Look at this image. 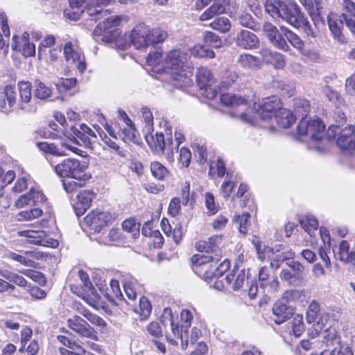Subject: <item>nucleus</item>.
<instances>
[{"mask_svg": "<svg viewBox=\"0 0 355 355\" xmlns=\"http://www.w3.org/2000/svg\"><path fill=\"white\" fill-rule=\"evenodd\" d=\"M339 133L337 139V145L342 149L354 150L355 149V127L349 125L340 130L338 125H331L326 132L328 140L334 139Z\"/></svg>", "mask_w": 355, "mask_h": 355, "instance_id": "nucleus-8", "label": "nucleus"}, {"mask_svg": "<svg viewBox=\"0 0 355 355\" xmlns=\"http://www.w3.org/2000/svg\"><path fill=\"white\" fill-rule=\"evenodd\" d=\"M147 63L155 73H168L176 87L183 89L193 84L191 78L193 73L192 63L184 51L173 49L168 51L164 56L157 51L149 53Z\"/></svg>", "mask_w": 355, "mask_h": 355, "instance_id": "nucleus-1", "label": "nucleus"}, {"mask_svg": "<svg viewBox=\"0 0 355 355\" xmlns=\"http://www.w3.org/2000/svg\"><path fill=\"white\" fill-rule=\"evenodd\" d=\"M68 327L80 336L97 340V332L88 322L78 315H74L67 320Z\"/></svg>", "mask_w": 355, "mask_h": 355, "instance_id": "nucleus-18", "label": "nucleus"}, {"mask_svg": "<svg viewBox=\"0 0 355 355\" xmlns=\"http://www.w3.org/2000/svg\"><path fill=\"white\" fill-rule=\"evenodd\" d=\"M94 196V193L90 191H83L78 194L77 201L73 206L77 216H82L89 207Z\"/></svg>", "mask_w": 355, "mask_h": 355, "instance_id": "nucleus-29", "label": "nucleus"}, {"mask_svg": "<svg viewBox=\"0 0 355 355\" xmlns=\"http://www.w3.org/2000/svg\"><path fill=\"white\" fill-rule=\"evenodd\" d=\"M250 215L248 213H243L241 215L235 216L234 221L239 225V232L243 234H246L250 226L249 218Z\"/></svg>", "mask_w": 355, "mask_h": 355, "instance_id": "nucleus-59", "label": "nucleus"}, {"mask_svg": "<svg viewBox=\"0 0 355 355\" xmlns=\"http://www.w3.org/2000/svg\"><path fill=\"white\" fill-rule=\"evenodd\" d=\"M297 116L288 110L281 107L275 114L273 120L279 128H288L295 121Z\"/></svg>", "mask_w": 355, "mask_h": 355, "instance_id": "nucleus-31", "label": "nucleus"}, {"mask_svg": "<svg viewBox=\"0 0 355 355\" xmlns=\"http://www.w3.org/2000/svg\"><path fill=\"white\" fill-rule=\"evenodd\" d=\"M119 155L116 153H107L103 157V160L105 161V167L110 168V171L115 172L118 169V166L119 164Z\"/></svg>", "mask_w": 355, "mask_h": 355, "instance_id": "nucleus-53", "label": "nucleus"}, {"mask_svg": "<svg viewBox=\"0 0 355 355\" xmlns=\"http://www.w3.org/2000/svg\"><path fill=\"white\" fill-rule=\"evenodd\" d=\"M58 340L64 345L59 348L62 355H84L85 349L80 345L70 340L64 336H58Z\"/></svg>", "mask_w": 355, "mask_h": 355, "instance_id": "nucleus-27", "label": "nucleus"}, {"mask_svg": "<svg viewBox=\"0 0 355 355\" xmlns=\"http://www.w3.org/2000/svg\"><path fill=\"white\" fill-rule=\"evenodd\" d=\"M302 227L306 232L310 236H311V232L315 231L318 227V222L315 217L311 214H307L306 216L300 220Z\"/></svg>", "mask_w": 355, "mask_h": 355, "instance_id": "nucleus-50", "label": "nucleus"}, {"mask_svg": "<svg viewBox=\"0 0 355 355\" xmlns=\"http://www.w3.org/2000/svg\"><path fill=\"white\" fill-rule=\"evenodd\" d=\"M279 277L282 280L286 281L289 285L297 286L298 285L302 278L295 275L289 269H282L280 272Z\"/></svg>", "mask_w": 355, "mask_h": 355, "instance_id": "nucleus-52", "label": "nucleus"}, {"mask_svg": "<svg viewBox=\"0 0 355 355\" xmlns=\"http://www.w3.org/2000/svg\"><path fill=\"white\" fill-rule=\"evenodd\" d=\"M215 260L218 257L212 255L194 254L191 257L193 271L205 280L214 277Z\"/></svg>", "mask_w": 355, "mask_h": 355, "instance_id": "nucleus-9", "label": "nucleus"}, {"mask_svg": "<svg viewBox=\"0 0 355 355\" xmlns=\"http://www.w3.org/2000/svg\"><path fill=\"white\" fill-rule=\"evenodd\" d=\"M86 180H76L73 178H70L68 180H64V189L67 193L73 192L78 188L83 187Z\"/></svg>", "mask_w": 355, "mask_h": 355, "instance_id": "nucleus-61", "label": "nucleus"}, {"mask_svg": "<svg viewBox=\"0 0 355 355\" xmlns=\"http://www.w3.org/2000/svg\"><path fill=\"white\" fill-rule=\"evenodd\" d=\"M138 285L135 279L126 281L123 284L125 293L128 298L132 301L135 300L137 295Z\"/></svg>", "mask_w": 355, "mask_h": 355, "instance_id": "nucleus-56", "label": "nucleus"}, {"mask_svg": "<svg viewBox=\"0 0 355 355\" xmlns=\"http://www.w3.org/2000/svg\"><path fill=\"white\" fill-rule=\"evenodd\" d=\"M12 48L20 51L24 56L31 57L35 54V46L29 41V34L24 33L21 37L13 35Z\"/></svg>", "mask_w": 355, "mask_h": 355, "instance_id": "nucleus-22", "label": "nucleus"}, {"mask_svg": "<svg viewBox=\"0 0 355 355\" xmlns=\"http://www.w3.org/2000/svg\"><path fill=\"white\" fill-rule=\"evenodd\" d=\"M196 76L201 95L210 100L214 99L218 92V85L211 71L205 67H199Z\"/></svg>", "mask_w": 355, "mask_h": 355, "instance_id": "nucleus-7", "label": "nucleus"}, {"mask_svg": "<svg viewBox=\"0 0 355 355\" xmlns=\"http://www.w3.org/2000/svg\"><path fill=\"white\" fill-rule=\"evenodd\" d=\"M88 164L85 161L73 158H67L54 166V171L62 178H73L76 180H88L86 174Z\"/></svg>", "mask_w": 355, "mask_h": 355, "instance_id": "nucleus-5", "label": "nucleus"}, {"mask_svg": "<svg viewBox=\"0 0 355 355\" xmlns=\"http://www.w3.org/2000/svg\"><path fill=\"white\" fill-rule=\"evenodd\" d=\"M150 29L144 25L137 26L129 35L126 34L128 46L132 44L137 49L144 50L151 45Z\"/></svg>", "mask_w": 355, "mask_h": 355, "instance_id": "nucleus-13", "label": "nucleus"}, {"mask_svg": "<svg viewBox=\"0 0 355 355\" xmlns=\"http://www.w3.org/2000/svg\"><path fill=\"white\" fill-rule=\"evenodd\" d=\"M332 315L331 311H322L319 303L313 300L308 306L306 319L308 323L317 324L320 328H322L327 324Z\"/></svg>", "mask_w": 355, "mask_h": 355, "instance_id": "nucleus-15", "label": "nucleus"}, {"mask_svg": "<svg viewBox=\"0 0 355 355\" xmlns=\"http://www.w3.org/2000/svg\"><path fill=\"white\" fill-rule=\"evenodd\" d=\"M152 306L150 301L146 297H141L138 306L134 309V311L139 315V320H146L150 314Z\"/></svg>", "mask_w": 355, "mask_h": 355, "instance_id": "nucleus-42", "label": "nucleus"}, {"mask_svg": "<svg viewBox=\"0 0 355 355\" xmlns=\"http://www.w3.org/2000/svg\"><path fill=\"white\" fill-rule=\"evenodd\" d=\"M163 322H166V320L169 322L170 330L166 333V338L167 341L172 345L176 346L179 339L181 340V346L183 349H185L188 345V340H183L181 331L179 329L178 325L173 321L172 310L169 308L164 309L162 314Z\"/></svg>", "mask_w": 355, "mask_h": 355, "instance_id": "nucleus-14", "label": "nucleus"}, {"mask_svg": "<svg viewBox=\"0 0 355 355\" xmlns=\"http://www.w3.org/2000/svg\"><path fill=\"white\" fill-rule=\"evenodd\" d=\"M221 242V236H214L210 237L208 241H199L196 243V248L199 252L213 254L214 257H218L219 256L218 246Z\"/></svg>", "mask_w": 355, "mask_h": 355, "instance_id": "nucleus-26", "label": "nucleus"}, {"mask_svg": "<svg viewBox=\"0 0 355 355\" xmlns=\"http://www.w3.org/2000/svg\"><path fill=\"white\" fill-rule=\"evenodd\" d=\"M150 171L155 178L164 180L169 176V171L160 162H153L150 164Z\"/></svg>", "mask_w": 355, "mask_h": 355, "instance_id": "nucleus-46", "label": "nucleus"}, {"mask_svg": "<svg viewBox=\"0 0 355 355\" xmlns=\"http://www.w3.org/2000/svg\"><path fill=\"white\" fill-rule=\"evenodd\" d=\"M70 135L73 141L78 145H84L85 147H92V144L96 138L95 132L85 124H80L78 127L71 125Z\"/></svg>", "mask_w": 355, "mask_h": 355, "instance_id": "nucleus-17", "label": "nucleus"}, {"mask_svg": "<svg viewBox=\"0 0 355 355\" xmlns=\"http://www.w3.org/2000/svg\"><path fill=\"white\" fill-rule=\"evenodd\" d=\"M17 101V92L12 85H6L0 90V110H8L15 105Z\"/></svg>", "mask_w": 355, "mask_h": 355, "instance_id": "nucleus-28", "label": "nucleus"}, {"mask_svg": "<svg viewBox=\"0 0 355 355\" xmlns=\"http://www.w3.org/2000/svg\"><path fill=\"white\" fill-rule=\"evenodd\" d=\"M280 28L286 34V40L288 41L294 48L298 51H302L304 49V43L296 33L284 26H280Z\"/></svg>", "mask_w": 355, "mask_h": 355, "instance_id": "nucleus-41", "label": "nucleus"}, {"mask_svg": "<svg viewBox=\"0 0 355 355\" xmlns=\"http://www.w3.org/2000/svg\"><path fill=\"white\" fill-rule=\"evenodd\" d=\"M252 243L256 248L258 258L261 261L265 260L267 257L270 258V255L284 250V248L282 245L276 246L275 248L262 246L261 241L257 237L253 239Z\"/></svg>", "mask_w": 355, "mask_h": 355, "instance_id": "nucleus-34", "label": "nucleus"}, {"mask_svg": "<svg viewBox=\"0 0 355 355\" xmlns=\"http://www.w3.org/2000/svg\"><path fill=\"white\" fill-rule=\"evenodd\" d=\"M46 200V197L38 187H32L28 193L20 196L15 201V205L18 209L26 206H40Z\"/></svg>", "mask_w": 355, "mask_h": 355, "instance_id": "nucleus-19", "label": "nucleus"}, {"mask_svg": "<svg viewBox=\"0 0 355 355\" xmlns=\"http://www.w3.org/2000/svg\"><path fill=\"white\" fill-rule=\"evenodd\" d=\"M151 133H145V138L150 147L156 151H162L165 153L168 158L173 155V141L171 133L166 137L161 133L156 132L155 135Z\"/></svg>", "mask_w": 355, "mask_h": 355, "instance_id": "nucleus-10", "label": "nucleus"}, {"mask_svg": "<svg viewBox=\"0 0 355 355\" xmlns=\"http://www.w3.org/2000/svg\"><path fill=\"white\" fill-rule=\"evenodd\" d=\"M193 153L195 158L199 164H202L206 162L207 155V149L204 146L195 145L193 146Z\"/></svg>", "mask_w": 355, "mask_h": 355, "instance_id": "nucleus-64", "label": "nucleus"}, {"mask_svg": "<svg viewBox=\"0 0 355 355\" xmlns=\"http://www.w3.org/2000/svg\"><path fill=\"white\" fill-rule=\"evenodd\" d=\"M42 255L35 252H25L24 255L10 252L8 257L25 266H33L34 261L33 258L39 259Z\"/></svg>", "mask_w": 355, "mask_h": 355, "instance_id": "nucleus-36", "label": "nucleus"}, {"mask_svg": "<svg viewBox=\"0 0 355 355\" xmlns=\"http://www.w3.org/2000/svg\"><path fill=\"white\" fill-rule=\"evenodd\" d=\"M225 279L226 281V283L228 285L232 286V288L234 291L239 290L243 287L245 283V272L243 270L240 271L236 277L234 274L229 273L226 275Z\"/></svg>", "mask_w": 355, "mask_h": 355, "instance_id": "nucleus-44", "label": "nucleus"}, {"mask_svg": "<svg viewBox=\"0 0 355 355\" xmlns=\"http://www.w3.org/2000/svg\"><path fill=\"white\" fill-rule=\"evenodd\" d=\"M274 321L280 324L289 319L293 315V309L282 302H276L272 308Z\"/></svg>", "mask_w": 355, "mask_h": 355, "instance_id": "nucleus-32", "label": "nucleus"}, {"mask_svg": "<svg viewBox=\"0 0 355 355\" xmlns=\"http://www.w3.org/2000/svg\"><path fill=\"white\" fill-rule=\"evenodd\" d=\"M43 214V211L40 207H35L30 210L21 211L17 215L18 221L31 220L37 218Z\"/></svg>", "mask_w": 355, "mask_h": 355, "instance_id": "nucleus-49", "label": "nucleus"}, {"mask_svg": "<svg viewBox=\"0 0 355 355\" xmlns=\"http://www.w3.org/2000/svg\"><path fill=\"white\" fill-rule=\"evenodd\" d=\"M266 11L277 21H285L296 28H302L307 37H315L316 33L295 3L282 0H267Z\"/></svg>", "mask_w": 355, "mask_h": 355, "instance_id": "nucleus-2", "label": "nucleus"}, {"mask_svg": "<svg viewBox=\"0 0 355 355\" xmlns=\"http://www.w3.org/2000/svg\"><path fill=\"white\" fill-rule=\"evenodd\" d=\"M78 277L81 282L79 288L83 291H90L93 286L88 274L83 270H80L78 272Z\"/></svg>", "mask_w": 355, "mask_h": 355, "instance_id": "nucleus-63", "label": "nucleus"}, {"mask_svg": "<svg viewBox=\"0 0 355 355\" xmlns=\"http://www.w3.org/2000/svg\"><path fill=\"white\" fill-rule=\"evenodd\" d=\"M237 62L244 69H255L259 65V60L250 54L243 53L239 55Z\"/></svg>", "mask_w": 355, "mask_h": 355, "instance_id": "nucleus-43", "label": "nucleus"}, {"mask_svg": "<svg viewBox=\"0 0 355 355\" xmlns=\"http://www.w3.org/2000/svg\"><path fill=\"white\" fill-rule=\"evenodd\" d=\"M141 119L144 123V132L151 133L153 132V116L152 112L146 107L141 108Z\"/></svg>", "mask_w": 355, "mask_h": 355, "instance_id": "nucleus-45", "label": "nucleus"}, {"mask_svg": "<svg viewBox=\"0 0 355 355\" xmlns=\"http://www.w3.org/2000/svg\"><path fill=\"white\" fill-rule=\"evenodd\" d=\"M190 52L191 55L198 58H213L215 57V53L212 50H210L207 46L201 44H196L191 47Z\"/></svg>", "mask_w": 355, "mask_h": 355, "instance_id": "nucleus-51", "label": "nucleus"}, {"mask_svg": "<svg viewBox=\"0 0 355 355\" xmlns=\"http://www.w3.org/2000/svg\"><path fill=\"white\" fill-rule=\"evenodd\" d=\"M35 87V96L39 99L46 100L52 95V89L41 81H36Z\"/></svg>", "mask_w": 355, "mask_h": 355, "instance_id": "nucleus-48", "label": "nucleus"}, {"mask_svg": "<svg viewBox=\"0 0 355 355\" xmlns=\"http://www.w3.org/2000/svg\"><path fill=\"white\" fill-rule=\"evenodd\" d=\"M64 55L67 61L72 60L76 68L80 72L87 69V64L83 53L74 48L71 42H67L64 46Z\"/></svg>", "mask_w": 355, "mask_h": 355, "instance_id": "nucleus-21", "label": "nucleus"}, {"mask_svg": "<svg viewBox=\"0 0 355 355\" xmlns=\"http://www.w3.org/2000/svg\"><path fill=\"white\" fill-rule=\"evenodd\" d=\"M122 227L124 231L132 234V238H137L139 232V224L132 218L126 219L123 222Z\"/></svg>", "mask_w": 355, "mask_h": 355, "instance_id": "nucleus-54", "label": "nucleus"}, {"mask_svg": "<svg viewBox=\"0 0 355 355\" xmlns=\"http://www.w3.org/2000/svg\"><path fill=\"white\" fill-rule=\"evenodd\" d=\"M293 334L296 337H300L304 331V324L303 322V316L301 314H296L292 320L291 324Z\"/></svg>", "mask_w": 355, "mask_h": 355, "instance_id": "nucleus-58", "label": "nucleus"}, {"mask_svg": "<svg viewBox=\"0 0 355 355\" xmlns=\"http://www.w3.org/2000/svg\"><path fill=\"white\" fill-rule=\"evenodd\" d=\"M304 6L315 7V10L310 11V16L315 24L321 20L320 12L322 9V0H299Z\"/></svg>", "mask_w": 355, "mask_h": 355, "instance_id": "nucleus-40", "label": "nucleus"}, {"mask_svg": "<svg viewBox=\"0 0 355 355\" xmlns=\"http://www.w3.org/2000/svg\"><path fill=\"white\" fill-rule=\"evenodd\" d=\"M327 21L331 35L338 43L343 44L347 42V39L342 32L344 21L352 33L355 35V19L349 18L346 13H342L340 15L331 13L328 15Z\"/></svg>", "mask_w": 355, "mask_h": 355, "instance_id": "nucleus-6", "label": "nucleus"}, {"mask_svg": "<svg viewBox=\"0 0 355 355\" xmlns=\"http://www.w3.org/2000/svg\"><path fill=\"white\" fill-rule=\"evenodd\" d=\"M114 0H91L87 6V12L91 17H94V19H99L103 16H106L108 10L105 7L114 4Z\"/></svg>", "mask_w": 355, "mask_h": 355, "instance_id": "nucleus-24", "label": "nucleus"}, {"mask_svg": "<svg viewBox=\"0 0 355 355\" xmlns=\"http://www.w3.org/2000/svg\"><path fill=\"white\" fill-rule=\"evenodd\" d=\"M304 297L302 291L300 290H288L284 293L282 300L285 302H295L300 301L301 297Z\"/></svg>", "mask_w": 355, "mask_h": 355, "instance_id": "nucleus-60", "label": "nucleus"}, {"mask_svg": "<svg viewBox=\"0 0 355 355\" xmlns=\"http://www.w3.org/2000/svg\"><path fill=\"white\" fill-rule=\"evenodd\" d=\"M70 288L73 293L84 300L89 306L92 307H97L99 296L94 287H92L91 292L81 291L77 285L71 284Z\"/></svg>", "mask_w": 355, "mask_h": 355, "instance_id": "nucleus-33", "label": "nucleus"}, {"mask_svg": "<svg viewBox=\"0 0 355 355\" xmlns=\"http://www.w3.org/2000/svg\"><path fill=\"white\" fill-rule=\"evenodd\" d=\"M227 3V0H214V3L200 15V20H209L217 15L224 13Z\"/></svg>", "mask_w": 355, "mask_h": 355, "instance_id": "nucleus-35", "label": "nucleus"}, {"mask_svg": "<svg viewBox=\"0 0 355 355\" xmlns=\"http://www.w3.org/2000/svg\"><path fill=\"white\" fill-rule=\"evenodd\" d=\"M119 116L126 125V127L123 129V132L125 135V139L128 141H132L135 137V132L136 131L132 121L123 110H119Z\"/></svg>", "mask_w": 355, "mask_h": 355, "instance_id": "nucleus-39", "label": "nucleus"}, {"mask_svg": "<svg viewBox=\"0 0 355 355\" xmlns=\"http://www.w3.org/2000/svg\"><path fill=\"white\" fill-rule=\"evenodd\" d=\"M282 107L279 99L276 96L266 98L263 104L258 106L257 114L266 121H272L275 114Z\"/></svg>", "mask_w": 355, "mask_h": 355, "instance_id": "nucleus-20", "label": "nucleus"}, {"mask_svg": "<svg viewBox=\"0 0 355 355\" xmlns=\"http://www.w3.org/2000/svg\"><path fill=\"white\" fill-rule=\"evenodd\" d=\"M18 234L26 238V241L31 244L46 247L57 248L59 245L58 240L49 238L45 231L41 230L28 229L19 231Z\"/></svg>", "mask_w": 355, "mask_h": 355, "instance_id": "nucleus-12", "label": "nucleus"}, {"mask_svg": "<svg viewBox=\"0 0 355 355\" xmlns=\"http://www.w3.org/2000/svg\"><path fill=\"white\" fill-rule=\"evenodd\" d=\"M0 275L6 280L10 282H12L16 285L24 287L27 284L26 280L22 277L19 275L17 273L10 272H1Z\"/></svg>", "mask_w": 355, "mask_h": 355, "instance_id": "nucleus-57", "label": "nucleus"}, {"mask_svg": "<svg viewBox=\"0 0 355 355\" xmlns=\"http://www.w3.org/2000/svg\"><path fill=\"white\" fill-rule=\"evenodd\" d=\"M18 89L20 96V106L24 109L32 98V85L27 81H21L18 83Z\"/></svg>", "mask_w": 355, "mask_h": 355, "instance_id": "nucleus-38", "label": "nucleus"}, {"mask_svg": "<svg viewBox=\"0 0 355 355\" xmlns=\"http://www.w3.org/2000/svg\"><path fill=\"white\" fill-rule=\"evenodd\" d=\"M213 29L219 31L221 33H226L231 27L230 21L225 17H221L211 23Z\"/></svg>", "mask_w": 355, "mask_h": 355, "instance_id": "nucleus-55", "label": "nucleus"}, {"mask_svg": "<svg viewBox=\"0 0 355 355\" xmlns=\"http://www.w3.org/2000/svg\"><path fill=\"white\" fill-rule=\"evenodd\" d=\"M168 37L167 33L160 28H155L150 30V40L151 44L162 42Z\"/></svg>", "mask_w": 355, "mask_h": 355, "instance_id": "nucleus-62", "label": "nucleus"}, {"mask_svg": "<svg viewBox=\"0 0 355 355\" xmlns=\"http://www.w3.org/2000/svg\"><path fill=\"white\" fill-rule=\"evenodd\" d=\"M127 21L125 16L112 15L99 23L94 31L95 35L101 34V40L107 43H114V45L120 49H125L128 47L126 34H122L118 28L121 22Z\"/></svg>", "mask_w": 355, "mask_h": 355, "instance_id": "nucleus-4", "label": "nucleus"}, {"mask_svg": "<svg viewBox=\"0 0 355 355\" xmlns=\"http://www.w3.org/2000/svg\"><path fill=\"white\" fill-rule=\"evenodd\" d=\"M310 105L309 102L304 99L297 100L295 103V114L302 116L297 125V132L301 135L307 136L311 139L310 146L315 148L318 151H322V148L318 146H314L313 143L322 141L324 136L325 126L322 121L319 119L307 120L304 117L309 112Z\"/></svg>", "mask_w": 355, "mask_h": 355, "instance_id": "nucleus-3", "label": "nucleus"}, {"mask_svg": "<svg viewBox=\"0 0 355 355\" xmlns=\"http://www.w3.org/2000/svg\"><path fill=\"white\" fill-rule=\"evenodd\" d=\"M37 146L44 153L55 156L67 155V150L74 153L78 150L76 148L69 145L67 142H62L60 145H55V144H49L47 142H37Z\"/></svg>", "mask_w": 355, "mask_h": 355, "instance_id": "nucleus-23", "label": "nucleus"}, {"mask_svg": "<svg viewBox=\"0 0 355 355\" xmlns=\"http://www.w3.org/2000/svg\"><path fill=\"white\" fill-rule=\"evenodd\" d=\"M324 342L327 346L340 347L341 338L337 336L336 331L334 328H329L323 333Z\"/></svg>", "mask_w": 355, "mask_h": 355, "instance_id": "nucleus-47", "label": "nucleus"}, {"mask_svg": "<svg viewBox=\"0 0 355 355\" xmlns=\"http://www.w3.org/2000/svg\"><path fill=\"white\" fill-rule=\"evenodd\" d=\"M333 250L337 259L355 266V252L349 249L347 241H342Z\"/></svg>", "mask_w": 355, "mask_h": 355, "instance_id": "nucleus-25", "label": "nucleus"}, {"mask_svg": "<svg viewBox=\"0 0 355 355\" xmlns=\"http://www.w3.org/2000/svg\"><path fill=\"white\" fill-rule=\"evenodd\" d=\"M263 31L270 42L275 47L284 51L290 50V46L286 40V34L280 28L278 29L272 23L266 22L263 26Z\"/></svg>", "mask_w": 355, "mask_h": 355, "instance_id": "nucleus-16", "label": "nucleus"}, {"mask_svg": "<svg viewBox=\"0 0 355 355\" xmlns=\"http://www.w3.org/2000/svg\"><path fill=\"white\" fill-rule=\"evenodd\" d=\"M259 42L257 36L248 30L241 31L236 40V44L245 49L257 48Z\"/></svg>", "mask_w": 355, "mask_h": 355, "instance_id": "nucleus-30", "label": "nucleus"}, {"mask_svg": "<svg viewBox=\"0 0 355 355\" xmlns=\"http://www.w3.org/2000/svg\"><path fill=\"white\" fill-rule=\"evenodd\" d=\"M113 219L114 216L110 213L96 209L89 212L85 217L83 225L88 227L89 231L98 233Z\"/></svg>", "mask_w": 355, "mask_h": 355, "instance_id": "nucleus-11", "label": "nucleus"}, {"mask_svg": "<svg viewBox=\"0 0 355 355\" xmlns=\"http://www.w3.org/2000/svg\"><path fill=\"white\" fill-rule=\"evenodd\" d=\"M220 99L222 104L231 107H238L248 104L246 98L230 93L222 94Z\"/></svg>", "mask_w": 355, "mask_h": 355, "instance_id": "nucleus-37", "label": "nucleus"}]
</instances>
